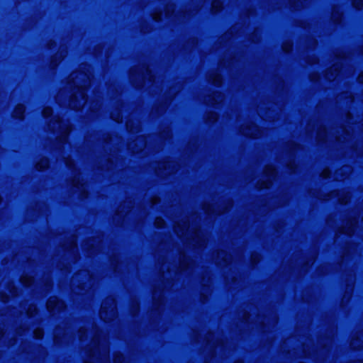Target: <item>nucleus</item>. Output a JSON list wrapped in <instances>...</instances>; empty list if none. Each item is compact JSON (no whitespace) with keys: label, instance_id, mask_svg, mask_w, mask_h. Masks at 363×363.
Instances as JSON below:
<instances>
[{"label":"nucleus","instance_id":"obj_1","mask_svg":"<svg viewBox=\"0 0 363 363\" xmlns=\"http://www.w3.org/2000/svg\"><path fill=\"white\" fill-rule=\"evenodd\" d=\"M24 113V108L23 106L20 105L17 106L14 111V117L21 119Z\"/></svg>","mask_w":363,"mask_h":363},{"label":"nucleus","instance_id":"obj_4","mask_svg":"<svg viewBox=\"0 0 363 363\" xmlns=\"http://www.w3.org/2000/svg\"><path fill=\"white\" fill-rule=\"evenodd\" d=\"M295 167H294L293 166L291 165H289V169L291 171V172H294L295 170Z\"/></svg>","mask_w":363,"mask_h":363},{"label":"nucleus","instance_id":"obj_5","mask_svg":"<svg viewBox=\"0 0 363 363\" xmlns=\"http://www.w3.org/2000/svg\"><path fill=\"white\" fill-rule=\"evenodd\" d=\"M1 202H2V198H1V196H0V204L1 203Z\"/></svg>","mask_w":363,"mask_h":363},{"label":"nucleus","instance_id":"obj_2","mask_svg":"<svg viewBox=\"0 0 363 363\" xmlns=\"http://www.w3.org/2000/svg\"><path fill=\"white\" fill-rule=\"evenodd\" d=\"M36 169L40 171V172H42L45 169V166L43 164V163H38L35 166Z\"/></svg>","mask_w":363,"mask_h":363},{"label":"nucleus","instance_id":"obj_3","mask_svg":"<svg viewBox=\"0 0 363 363\" xmlns=\"http://www.w3.org/2000/svg\"><path fill=\"white\" fill-rule=\"evenodd\" d=\"M55 305H56L55 301L50 302L48 303V307H54V306H55Z\"/></svg>","mask_w":363,"mask_h":363}]
</instances>
